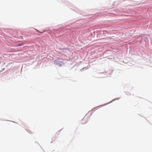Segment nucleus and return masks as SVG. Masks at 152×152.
<instances>
[{
    "label": "nucleus",
    "mask_w": 152,
    "mask_h": 152,
    "mask_svg": "<svg viewBox=\"0 0 152 152\" xmlns=\"http://www.w3.org/2000/svg\"><path fill=\"white\" fill-rule=\"evenodd\" d=\"M53 62L55 64L58 65L60 66H61L64 64V62L62 61L55 60Z\"/></svg>",
    "instance_id": "1"
}]
</instances>
